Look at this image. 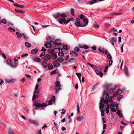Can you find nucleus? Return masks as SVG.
<instances>
[{
  "instance_id": "nucleus-49",
  "label": "nucleus",
  "mask_w": 134,
  "mask_h": 134,
  "mask_svg": "<svg viewBox=\"0 0 134 134\" xmlns=\"http://www.w3.org/2000/svg\"><path fill=\"white\" fill-rule=\"evenodd\" d=\"M99 83H97L95 84L94 86H93L92 89V90L94 89L97 86V85H99Z\"/></svg>"
},
{
  "instance_id": "nucleus-41",
  "label": "nucleus",
  "mask_w": 134,
  "mask_h": 134,
  "mask_svg": "<svg viewBox=\"0 0 134 134\" xmlns=\"http://www.w3.org/2000/svg\"><path fill=\"white\" fill-rule=\"evenodd\" d=\"M51 100H52L53 102H54L55 100V96H53L51 98Z\"/></svg>"
},
{
  "instance_id": "nucleus-22",
  "label": "nucleus",
  "mask_w": 134,
  "mask_h": 134,
  "mask_svg": "<svg viewBox=\"0 0 134 134\" xmlns=\"http://www.w3.org/2000/svg\"><path fill=\"white\" fill-rule=\"evenodd\" d=\"M42 64L43 66L45 68H46L48 66L47 62L45 61H43L42 62Z\"/></svg>"
},
{
  "instance_id": "nucleus-53",
  "label": "nucleus",
  "mask_w": 134,
  "mask_h": 134,
  "mask_svg": "<svg viewBox=\"0 0 134 134\" xmlns=\"http://www.w3.org/2000/svg\"><path fill=\"white\" fill-rule=\"evenodd\" d=\"M56 72H56V71H55V70H54L52 71L51 72L50 74L51 75L54 74H55L56 73Z\"/></svg>"
},
{
  "instance_id": "nucleus-21",
  "label": "nucleus",
  "mask_w": 134,
  "mask_h": 134,
  "mask_svg": "<svg viewBox=\"0 0 134 134\" xmlns=\"http://www.w3.org/2000/svg\"><path fill=\"white\" fill-rule=\"evenodd\" d=\"M38 49L37 48H35L32 50L31 51V53L32 54L36 53L38 52Z\"/></svg>"
},
{
  "instance_id": "nucleus-9",
  "label": "nucleus",
  "mask_w": 134,
  "mask_h": 134,
  "mask_svg": "<svg viewBox=\"0 0 134 134\" xmlns=\"http://www.w3.org/2000/svg\"><path fill=\"white\" fill-rule=\"evenodd\" d=\"M18 63L16 62H14L11 63L10 64V66L13 68H16L17 66Z\"/></svg>"
},
{
  "instance_id": "nucleus-34",
  "label": "nucleus",
  "mask_w": 134,
  "mask_h": 134,
  "mask_svg": "<svg viewBox=\"0 0 134 134\" xmlns=\"http://www.w3.org/2000/svg\"><path fill=\"white\" fill-rule=\"evenodd\" d=\"M77 114H79L80 113L79 105V103H77Z\"/></svg>"
},
{
  "instance_id": "nucleus-39",
  "label": "nucleus",
  "mask_w": 134,
  "mask_h": 134,
  "mask_svg": "<svg viewBox=\"0 0 134 134\" xmlns=\"http://www.w3.org/2000/svg\"><path fill=\"white\" fill-rule=\"evenodd\" d=\"M70 13H71V14L72 16L74 15H75L74 11V9H73L72 8V9H71V11H70Z\"/></svg>"
},
{
  "instance_id": "nucleus-56",
  "label": "nucleus",
  "mask_w": 134,
  "mask_h": 134,
  "mask_svg": "<svg viewBox=\"0 0 134 134\" xmlns=\"http://www.w3.org/2000/svg\"><path fill=\"white\" fill-rule=\"evenodd\" d=\"M113 60L111 59L109 60V65L110 66H111L113 63Z\"/></svg>"
},
{
  "instance_id": "nucleus-18",
  "label": "nucleus",
  "mask_w": 134,
  "mask_h": 134,
  "mask_svg": "<svg viewBox=\"0 0 134 134\" xmlns=\"http://www.w3.org/2000/svg\"><path fill=\"white\" fill-rule=\"evenodd\" d=\"M50 43L51 44V47L54 48L56 47V43H55L53 41H51L50 42Z\"/></svg>"
},
{
  "instance_id": "nucleus-46",
  "label": "nucleus",
  "mask_w": 134,
  "mask_h": 134,
  "mask_svg": "<svg viewBox=\"0 0 134 134\" xmlns=\"http://www.w3.org/2000/svg\"><path fill=\"white\" fill-rule=\"evenodd\" d=\"M107 57L108 59H110V60L112 58L111 55L109 53H108L107 54Z\"/></svg>"
},
{
  "instance_id": "nucleus-30",
  "label": "nucleus",
  "mask_w": 134,
  "mask_h": 134,
  "mask_svg": "<svg viewBox=\"0 0 134 134\" xmlns=\"http://www.w3.org/2000/svg\"><path fill=\"white\" fill-rule=\"evenodd\" d=\"M57 57V54L55 53L53 54L52 55V58L53 59H55Z\"/></svg>"
},
{
  "instance_id": "nucleus-59",
  "label": "nucleus",
  "mask_w": 134,
  "mask_h": 134,
  "mask_svg": "<svg viewBox=\"0 0 134 134\" xmlns=\"http://www.w3.org/2000/svg\"><path fill=\"white\" fill-rule=\"evenodd\" d=\"M114 91V88H112L110 89L109 90V92L110 93H112Z\"/></svg>"
},
{
  "instance_id": "nucleus-3",
  "label": "nucleus",
  "mask_w": 134,
  "mask_h": 134,
  "mask_svg": "<svg viewBox=\"0 0 134 134\" xmlns=\"http://www.w3.org/2000/svg\"><path fill=\"white\" fill-rule=\"evenodd\" d=\"M33 105L35 106L36 108H38L40 107L43 108L46 106L45 103H43L41 104L40 103H38V102L37 100H35L34 101L33 104Z\"/></svg>"
},
{
  "instance_id": "nucleus-10",
  "label": "nucleus",
  "mask_w": 134,
  "mask_h": 134,
  "mask_svg": "<svg viewBox=\"0 0 134 134\" xmlns=\"http://www.w3.org/2000/svg\"><path fill=\"white\" fill-rule=\"evenodd\" d=\"M75 24L76 26L77 27H79L80 26L81 27H85L87 25H86L85 24L83 25H81L79 22L76 21L75 22Z\"/></svg>"
},
{
  "instance_id": "nucleus-14",
  "label": "nucleus",
  "mask_w": 134,
  "mask_h": 134,
  "mask_svg": "<svg viewBox=\"0 0 134 134\" xmlns=\"http://www.w3.org/2000/svg\"><path fill=\"white\" fill-rule=\"evenodd\" d=\"M5 81L6 82L9 83L11 82H14L15 81V80L14 79H5Z\"/></svg>"
},
{
  "instance_id": "nucleus-54",
  "label": "nucleus",
  "mask_w": 134,
  "mask_h": 134,
  "mask_svg": "<svg viewBox=\"0 0 134 134\" xmlns=\"http://www.w3.org/2000/svg\"><path fill=\"white\" fill-rule=\"evenodd\" d=\"M75 60V59L73 58H71L69 60V62L71 63L72 62V61Z\"/></svg>"
},
{
  "instance_id": "nucleus-31",
  "label": "nucleus",
  "mask_w": 134,
  "mask_h": 134,
  "mask_svg": "<svg viewBox=\"0 0 134 134\" xmlns=\"http://www.w3.org/2000/svg\"><path fill=\"white\" fill-rule=\"evenodd\" d=\"M25 45L28 48L30 47L31 46V44L29 42H25Z\"/></svg>"
},
{
  "instance_id": "nucleus-4",
  "label": "nucleus",
  "mask_w": 134,
  "mask_h": 134,
  "mask_svg": "<svg viewBox=\"0 0 134 134\" xmlns=\"http://www.w3.org/2000/svg\"><path fill=\"white\" fill-rule=\"evenodd\" d=\"M51 56L49 54H46L44 56L41 57V59L43 60L47 61L51 58Z\"/></svg>"
},
{
  "instance_id": "nucleus-1",
  "label": "nucleus",
  "mask_w": 134,
  "mask_h": 134,
  "mask_svg": "<svg viewBox=\"0 0 134 134\" xmlns=\"http://www.w3.org/2000/svg\"><path fill=\"white\" fill-rule=\"evenodd\" d=\"M54 89L55 90V93L58 94L59 93V91L61 89V85L60 84V81H57L55 83V85L53 87Z\"/></svg>"
},
{
  "instance_id": "nucleus-19",
  "label": "nucleus",
  "mask_w": 134,
  "mask_h": 134,
  "mask_svg": "<svg viewBox=\"0 0 134 134\" xmlns=\"http://www.w3.org/2000/svg\"><path fill=\"white\" fill-rule=\"evenodd\" d=\"M110 41L111 42L112 45L113 46L114 45V43L116 41V40H115V38L114 37L111 38L110 40Z\"/></svg>"
},
{
  "instance_id": "nucleus-32",
  "label": "nucleus",
  "mask_w": 134,
  "mask_h": 134,
  "mask_svg": "<svg viewBox=\"0 0 134 134\" xmlns=\"http://www.w3.org/2000/svg\"><path fill=\"white\" fill-rule=\"evenodd\" d=\"M63 48L67 50L69 49V47L68 45H64L63 46Z\"/></svg>"
},
{
  "instance_id": "nucleus-20",
  "label": "nucleus",
  "mask_w": 134,
  "mask_h": 134,
  "mask_svg": "<svg viewBox=\"0 0 134 134\" xmlns=\"http://www.w3.org/2000/svg\"><path fill=\"white\" fill-rule=\"evenodd\" d=\"M57 60L59 62L62 63L63 62L64 59L62 57H59L57 58Z\"/></svg>"
},
{
  "instance_id": "nucleus-44",
  "label": "nucleus",
  "mask_w": 134,
  "mask_h": 134,
  "mask_svg": "<svg viewBox=\"0 0 134 134\" xmlns=\"http://www.w3.org/2000/svg\"><path fill=\"white\" fill-rule=\"evenodd\" d=\"M1 22L2 23L4 24H6L7 23V21L5 19H2L1 20Z\"/></svg>"
},
{
  "instance_id": "nucleus-52",
  "label": "nucleus",
  "mask_w": 134,
  "mask_h": 134,
  "mask_svg": "<svg viewBox=\"0 0 134 134\" xmlns=\"http://www.w3.org/2000/svg\"><path fill=\"white\" fill-rule=\"evenodd\" d=\"M23 36L24 37V38L25 39H27L28 38V37L26 35L24 34L23 33Z\"/></svg>"
},
{
  "instance_id": "nucleus-8",
  "label": "nucleus",
  "mask_w": 134,
  "mask_h": 134,
  "mask_svg": "<svg viewBox=\"0 0 134 134\" xmlns=\"http://www.w3.org/2000/svg\"><path fill=\"white\" fill-rule=\"evenodd\" d=\"M56 50H57V51H59V48H54L53 50L52 49H49L48 50V52L49 53L53 54L54 52H57L55 51Z\"/></svg>"
},
{
  "instance_id": "nucleus-12",
  "label": "nucleus",
  "mask_w": 134,
  "mask_h": 134,
  "mask_svg": "<svg viewBox=\"0 0 134 134\" xmlns=\"http://www.w3.org/2000/svg\"><path fill=\"white\" fill-rule=\"evenodd\" d=\"M70 54L72 56L74 57H76L78 55V53L74 51H72L70 52Z\"/></svg>"
},
{
  "instance_id": "nucleus-42",
  "label": "nucleus",
  "mask_w": 134,
  "mask_h": 134,
  "mask_svg": "<svg viewBox=\"0 0 134 134\" xmlns=\"http://www.w3.org/2000/svg\"><path fill=\"white\" fill-rule=\"evenodd\" d=\"M76 74L78 76L79 79L80 81L81 77V74L80 73H76Z\"/></svg>"
},
{
  "instance_id": "nucleus-25",
  "label": "nucleus",
  "mask_w": 134,
  "mask_h": 134,
  "mask_svg": "<svg viewBox=\"0 0 134 134\" xmlns=\"http://www.w3.org/2000/svg\"><path fill=\"white\" fill-rule=\"evenodd\" d=\"M48 68L49 70H52L54 69V67L50 63H49L48 64Z\"/></svg>"
},
{
  "instance_id": "nucleus-29",
  "label": "nucleus",
  "mask_w": 134,
  "mask_h": 134,
  "mask_svg": "<svg viewBox=\"0 0 134 134\" xmlns=\"http://www.w3.org/2000/svg\"><path fill=\"white\" fill-rule=\"evenodd\" d=\"M8 132L9 134H14L12 129L10 128H9Z\"/></svg>"
},
{
  "instance_id": "nucleus-48",
  "label": "nucleus",
  "mask_w": 134,
  "mask_h": 134,
  "mask_svg": "<svg viewBox=\"0 0 134 134\" xmlns=\"http://www.w3.org/2000/svg\"><path fill=\"white\" fill-rule=\"evenodd\" d=\"M94 27H96L97 28H98L99 27V25H98V24H97L96 22L95 21L94 22Z\"/></svg>"
},
{
  "instance_id": "nucleus-33",
  "label": "nucleus",
  "mask_w": 134,
  "mask_h": 134,
  "mask_svg": "<svg viewBox=\"0 0 134 134\" xmlns=\"http://www.w3.org/2000/svg\"><path fill=\"white\" fill-rule=\"evenodd\" d=\"M16 35H17V36L19 38H21L22 37V35L19 32H16Z\"/></svg>"
},
{
  "instance_id": "nucleus-50",
  "label": "nucleus",
  "mask_w": 134,
  "mask_h": 134,
  "mask_svg": "<svg viewBox=\"0 0 134 134\" xmlns=\"http://www.w3.org/2000/svg\"><path fill=\"white\" fill-rule=\"evenodd\" d=\"M64 55V53L63 52H60L58 53V55L60 56H63Z\"/></svg>"
},
{
  "instance_id": "nucleus-13",
  "label": "nucleus",
  "mask_w": 134,
  "mask_h": 134,
  "mask_svg": "<svg viewBox=\"0 0 134 134\" xmlns=\"http://www.w3.org/2000/svg\"><path fill=\"white\" fill-rule=\"evenodd\" d=\"M66 19L65 18H59L58 19V20L59 22V23L60 24H62L63 22H64V21Z\"/></svg>"
},
{
  "instance_id": "nucleus-6",
  "label": "nucleus",
  "mask_w": 134,
  "mask_h": 134,
  "mask_svg": "<svg viewBox=\"0 0 134 134\" xmlns=\"http://www.w3.org/2000/svg\"><path fill=\"white\" fill-rule=\"evenodd\" d=\"M122 92V91L120 89H118V90L117 91L115 92L113 94V96L114 97H116L119 94H120L121 93V92Z\"/></svg>"
},
{
  "instance_id": "nucleus-55",
  "label": "nucleus",
  "mask_w": 134,
  "mask_h": 134,
  "mask_svg": "<svg viewBox=\"0 0 134 134\" xmlns=\"http://www.w3.org/2000/svg\"><path fill=\"white\" fill-rule=\"evenodd\" d=\"M38 109V108H35V109H33V112L34 114H35L36 111H35V110H37Z\"/></svg>"
},
{
  "instance_id": "nucleus-17",
  "label": "nucleus",
  "mask_w": 134,
  "mask_h": 134,
  "mask_svg": "<svg viewBox=\"0 0 134 134\" xmlns=\"http://www.w3.org/2000/svg\"><path fill=\"white\" fill-rule=\"evenodd\" d=\"M52 100H49V101H47L46 103H45L46 105V106H45V107H47L48 105H51L52 104Z\"/></svg>"
},
{
  "instance_id": "nucleus-2",
  "label": "nucleus",
  "mask_w": 134,
  "mask_h": 134,
  "mask_svg": "<svg viewBox=\"0 0 134 134\" xmlns=\"http://www.w3.org/2000/svg\"><path fill=\"white\" fill-rule=\"evenodd\" d=\"M68 15V14L67 12L60 13L59 12L53 15L54 17L55 18H58L61 16L63 18H64L66 17Z\"/></svg>"
},
{
  "instance_id": "nucleus-57",
  "label": "nucleus",
  "mask_w": 134,
  "mask_h": 134,
  "mask_svg": "<svg viewBox=\"0 0 134 134\" xmlns=\"http://www.w3.org/2000/svg\"><path fill=\"white\" fill-rule=\"evenodd\" d=\"M45 55V52H43L40 55V57H42L43 56H44Z\"/></svg>"
},
{
  "instance_id": "nucleus-16",
  "label": "nucleus",
  "mask_w": 134,
  "mask_h": 134,
  "mask_svg": "<svg viewBox=\"0 0 134 134\" xmlns=\"http://www.w3.org/2000/svg\"><path fill=\"white\" fill-rule=\"evenodd\" d=\"M105 94H106L105 98L106 99H108L109 97V96L108 93L106 92V91L104 90L103 91V95L104 96Z\"/></svg>"
},
{
  "instance_id": "nucleus-35",
  "label": "nucleus",
  "mask_w": 134,
  "mask_h": 134,
  "mask_svg": "<svg viewBox=\"0 0 134 134\" xmlns=\"http://www.w3.org/2000/svg\"><path fill=\"white\" fill-rule=\"evenodd\" d=\"M116 104L115 102H113L110 104V106L111 107H114Z\"/></svg>"
},
{
  "instance_id": "nucleus-27",
  "label": "nucleus",
  "mask_w": 134,
  "mask_h": 134,
  "mask_svg": "<svg viewBox=\"0 0 134 134\" xmlns=\"http://www.w3.org/2000/svg\"><path fill=\"white\" fill-rule=\"evenodd\" d=\"M116 114L118 115L120 117H122V114L121 113L120 111L119 110H118L117 111Z\"/></svg>"
},
{
  "instance_id": "nucleus-63",
  "label": "nucleus",
  "mask_w": 134,
  "mask_h": 134,
  "mask_svg": "<svg viewBox=\"0 0 134 134\" xmlns=\"http://www.w3.org/2000/svg\"><path fill=\"white\" fill-rule=\"evenodd\" d=\"M111 110L113 112H115L116 111V109L115 108H111Z\"/></svg>"
},
{
  "instance_id": "nucleus-24",
  "label": "nucleus",
  "mask_w": 134,
  "mask_h": 134,
  "mask_svg": "<svg viewBox=\"0 0 134 134\" xmlns=\"http://www.w3.org/2000/svg\"><path fill=\"white\" fill-rule=\"evenodd\" d=\"M125 72L126 75L129 76V74L128 73V69L126 66H125L124 67Z\"/></svg>"
},
{
  "instance_id": "nucleus-61",
  "label": "nucleus",
  "mask_w": 134,
  "mask_h": 134,
  "mask_svg": "<svg viewBox=\"0 0 134 134\" xmlns=\"http://www.w3.org/2000/svg\"><path fill=\"white\" fill-rule=\"evenodd\" d=\"M85 16L83 14H81L80 16V17L81 19H84L85 18Z\"/></svg>"
},
{
  "instance_id": "nucleus-40",
  "label": "nucleus",
  "mask_w": 134,
  "mask_h": 134,
  "mask_svg": "<svg viewBox=\"0 0 134 134\" xmlns=\"http://www.w3.org/2000/svg\"><path fill=\"white\" fill-rule=\"evenodd\" d=\"M8 30L10 32H14L15 31V30L11 27H9L8 28Z\"/></svg>"
},
{
  "instance_id": "nucleus-5",
  "label": "nucleus",
  "mask_w": 134,
  "mask_h": 134,
  "mask_svg": "<svg viewBox=\"0 0 134 134\" xmlns=\"http://www.w3.org/2000/svg\"><path fill=\"white\" fill-rule=\"evenodd\" d=\"M29 122L30 124H32L36 126H37L38 125V122L36 120H32L30 119L29 120Z\"/></svg>"
},
{
  "instance_id": "nucleus-26",
  "label": "nucleus",
  "mask_w": 134,
  "mask_h": 134,
  "mask_svg": "<svg viewBox=\"0 0 134 134\" xmlns=\"http://www.w3.org/2000/svg\"><path fill=\"white\" fill-rule=\"evenodd\" d=\"M99 109H103L104 107V105L103 104V102H100L99 103Z\"/></svg>"
},
{
  "instance_id": "nucleus-45",
  "label": "nucleus",
  "mask_w": 134,
  "mask_h": 134,
  "mask_svg": "<svg viewBox=\"0 0 134 134\" xmlns=\"http://www.w3.org/2000/svg\"><path fill=\"white\" fill-rule=\"evenodd\" d=\"M83 21L84 22L86 23L87 24L88 23V19L87 18H85L83 19Z\"/></svg>"
},
{
  "instance_id": "nucleus-58",
  "label": "nucleus",
  "mask_w": 134,
  "mask_h": 134,
  "mask_svg": "<svg viewBox=\"0 0 134 134\" xmlns=\"http://www.w3.org/2000/svg\"><path fill=\"white\" fill-rule=\"evenodd\" d=\"M109 101V100L108 99H106V100H105L103 101L104 102L105 104H108V102Z\"/></svg>"
},
{
  "instance_id": "nucleus-62",
  "label": "nucleus",
  "mask_w": 134,
  "mask_h": 134,
  "mask_svg": "<svg viewBox=\"0 0 134 134\" xmlns=\"http://www.w3.org/2000/svg\"><path fill=\"white\" fill-rule=\"evenodd\" d=\"M98 50L100 52H102L103 50V48L100 47L98 48Z\"/></svg>"
},
{
  "instance_id": "nucleus-47",
  "label": "nucleus",
  "mask_w": 134,
  "mask_h": 134,
  "mask_svg": "<svg viewBox=\"0 0 134 134\" xmlns=\"http://www.w3.org/2000/svg\"><path fill=\"white\" fill-rule=\"evenodd\" d=\"M123 97V96L122 95H119L118 97L117 100L118 101H119Z\"/></svg>"
},
{
  "instance_id": "nucleus-37",
  "label": "nucleus",
  "mask_w": 134,
  "mask_h": 134,
  "mask_svg": "<svg viewBox=\"0 0 134 134\" xmlns=\"http://www.w3.org/2000/svg\"><path fill=\"white\" fill-rule=\"evenodd\" d=\"M6 63L8 65H10L11 63V60L10 59H8L7 60Z\"/></svg>"
},
{
  "instance_id": "nucleus-38",
  "label": "nucleus",
  "mask_w": 134,
  "mask_h": 134,
  "mask_svg": "<svg viewBox=\"0 0 134 134\" xmlns=\"http://www.w3.org/2000/svg\"><path fill=\"white\" fill-rule=\"evenodd\" d=\"M74 50L76 52H79L80 49L78 47H76L74 48Z\"/></svg>"
},
{
  "instance_id": "nucleus-7",
  "label": "nucleus",
  "mask_w": 134,
  "mask_h": 134,
  "mask_svg": "<svg viewBox=\"0 0 134 134\" xmlns=\"http://www.w3.org/2000/svg\"><path fill=\"white\" fill-rule=\"evenodd\" d=\"M53 64L55 68H57L59 66L60 64L57 60L54 61L53 62Z\"/></svg>"
},
{
  "instance_id": "nucleus-23",
  "label": "nucleus",
  "mask_w": 134,
  "mask_h": 134,
  "mask_svg": "<svg viewBox=\"0 0 134 134\" xmlns=\"http://www.w3.org/2000/svg\"><path fill=\"white\" fill-rule=\"evenodd\" d=\"M47 48H49L51 47L50 43L47 42L44 45Z\"/></svg>"
},
{
  "instance_id": "nucleus-36",
  "label": "nucleus",
  "mask_w": 134,
  "mask_h": 134,
  "mask_svg": "<svg viewBox=\"0 0 134 134\" xmlns=\"http://www.w3.org/2000/svg\"><path fill=\"white\" fill-rule=\"evenodd\" d=\"M114 97L113 96H111L110 97L109 99L108 100L109 102H113V99L114 98Z\"/></svg>"
},
{
  "instance_id": "nucleus-15",
  "label": "nucleus",
  "mask_w": 134,
  "mask_h": 134,
  "mask_svg": "<svg viewBox=\"0 0 134 134\" xmlns=\"http://www.w3.org/2000/svg\"><path fill=\"white\" fill-rule=\"evenodd\" d=\"M83 119V116L82 115H80L76 118V120L79 121H82Z\"/></svg>"
},
{
  "instance_id": "nucleus-28",
  "label": "nucleus",
  "mask_w": 134,
  "mask_h": 134,
  "mask_svg": "<svg viewBox=\"0 0 134 134\" xmlns=\"http://www.w3.org/2000/svg\"><path fill=\"white\" fill-rule=\"evenodd\" d=\"M34 60L35 61L40 62H41V59L40 58L38 57H35L34 58Z\"/></svg>"
},
{
  "instance_id": "nucleus-64",
  "label": "nucleus",
  "mask_w": 134,
  "mask_h": 134,
  "mask_svg": "<svg viewBox=\"0 0 134 134\" xmlns=\"http://www.w3.org/2000/svg\"><path fill=\"white\" fill-rule=\"evenodd\" d=\"M36 95L35 94H34V95L33 96L32 100H35L36 99Z\"/></svg>"
},
{
  "instance_id": "nucleus-43",
  "label": "nucleus",
  "mask_w": 134,
  "mask_h": 134,
  "mask_svg": "<svg viewBox=\"0 0 134 134\" xmlns=\"http://www.w3.org/2000/svg\"><path fill=\"white\" fill-rule=\"evenodd\" d=\"M55 43L58 45H61V43L58 40H56L55 41Z\"/></svg>"
},
{
  "instance_id": "nucleus-11",
  "label": "nucleus",
  "mask_w": 134,
  "mask_h": 134,
  "mask_svg": "<svg viewBox=\"0 0 134 134\" xmlns=\"http://www.w3.org/2000/svg\"><path fill=\"white\" fill-rule=\"evenodd\" d=\"M103 0H98L99 1H102ZM98 1V0H93L91 1V2H88V3H87V4L92 5L96 3L97 2V1Z\"/></svg>"
},
{
  "instance_id": "nucleus-60",
  "label": "nucleus",
  "mask_w": 134,
  "mask_h": 134,
  "mask_svg": "<svg viewBox=\"0 0 134 134\" xmlns=\"http://www.w3.org/2000/svg\"><path fill=\"white\" fill-rule=\"evenodd\" d=\"M83 47L85 49H87L89 48V47L88 46L86 45H83Z\"/></svg>"
},
{
  "instance_id": "nucleus-51",
  "label": "nucleus",
  "mask_w": 134,
  "mask_h": 134,
  "mask_svg": "<svg viewBox=\"0 0 134 134\" xmlns=\"http://www.w3.org/2000/svg\"><path fill=\"white\" fill-rule=\"evenodd\" d=\"M28 55V53H25L21 55V57H26Z\"/></svg>"
}]
</instances>
